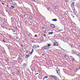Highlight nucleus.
Instances as JSON below:
<instances>
[{"mask_svg": "<svg viewBox=\"0 0 80 80\" xmlns=\"http://www.w3.org/2000/svg\"><path fill=\"white\" fill-rule=\"evenodd\" d=\"M65 14L66 15H67V14H68V11H66V12H65Z\"/></svg>", "mask_w": 80, "mask_h": 80, "instance_id": "nucleus-12", "label": "nucleus"}, {"mask_svg": "<svg viewBox=\"0 0 80 80\" xmlns=\"http://www.w3.org/2000/svg\"><path fill=\"white\" fill-rule=\"evenodd\" d=\"M33 48H37V46L35 45H34L33 46Z\"/></svg>", "mask_w": 80, "mask_h": 80, "instance_id": "nucleus-7", "label": "nucleus"}, {"mask_svg": "<svg viewBox=\"0 0 80 80\" xmlns=\"http://www.w3.org/2000/svg\"><path fill=\"white\" fill-rule=\"evenodd\" d=\"M72 5H75V2H72Z\"/></svg>", "mask_w": 80, "mask_h": 80, "instance_id": "nucleus-17", "label": "nucleus"}, {"mask_svg": "<svg viewBox=\"0 0 80 80\" xmlns=\"http://www.w3.org/2000/svg\"><path fill=\"white\" fill-rule=\"evenodd\" d=\"M74 1H75L76 0H73Z\"/></svg>", "mask_w": 80, "mask_h": 80, "instance_id": "nucleus-50", "label": "nucleus"}, {"mask_svg": "<svg viewBox=\"0 0 80 80\" xmlns=\"http://www.w3.org/2000/svg\"><path fill=\"white\" fill-rule=\"evenodd\" d=\"M23 67H27V64L24 63L23 64Z\"/></svg>", "mask_w": 80, "mask_h": 80, "instance_id": "nucleus-5", "label": "nucleus"}, {"mask_svg": "<svg viewBox=\"0 0 80 80\" xmlns=\"http://www.w3.org/2000/svg\"><path fill=\"white\" fill-rule=\"evenodd\" d=\"M17 73H18V74H19V73H20V72H19V71H17Z\"/></svg>", "mask_w": 80, "mask_h": 80, "instance_id": "nucleus-19", "label": "nucleus"}, {"mask_svg": "<svg viewBox=\"0 0 80 80\" xmlns=\"http://www.w3.org/2000/svg\"><path fill=\"white\" fill-rule=\"evenodd\" d=\"M55 7L56 8H57V6H55Z\"/></svg>", "mask_w": 80, "mask_h": 80, "instance_id": "nucleus-43", "label": "nucleus"}, {"mask_svg": "<svg viewBox=\"0 0 80 80\" xmlns=\"http://www.w3.org/2000/svg\"><path fill=\"white\" fill-rule=\"evenodd\" d=\"M76 70H78V68H77L76 69Z\"/></svg>", "mask_w": 80, "mask_h": 80, "instance_id": "nucleus-39", "label": "nucleus"}, {"mask_svg": "<svg viewBox=\"0 0 80 80\" xmlns=\"http://www.w3.org/2000/svg\"><path fill=\"white\" fill-rule=\"evenodd\" d=\"M32 71H33V70H34V69L33 68H32Z\"/></svg>", "mask_w": 80, "mask_h": 80, "instance_id": "nucleus-26", "label": "nucleus"}, {"mask_svg": "<svg viewBox=\"0 0 80 80\" xmlns=\"http://www.w3.org/2000/svg\"><path fill=\"white\" fill-rule=\"evenodd\" d=\"M10 67L8 68V69H10Z\"/></svg>", "mask_w": 80, "mask_h": 80, "instance_id": "nucleus-46", "label": "nucleus"}, {"mask_svg": "<svg viewBox=\"0 0 80 80\" xmlns=\"http://www.w3.org/2000/svg\"><path fill=\"white\" fill-rule=\"evenodd\" d=\"M10 8L11 9H13V8H15V7L13 6H11Z\"/></svg>", "mask_w": 80, "mask_h": 80, "instance_id": "nucleus-3", "label": "nucleus"}, {"mask_svg": "<svg viewBox=\"0 0 80 80\" xmlns=\"http://www.w3.org/2000/svg\"><path fill=\"white\" fill-rule=\"evenodd\" d=\"M59 32H61V31H62V30H59Z\"/></svg>", "mask_w": 80, "mask_h": 80, "instance_id": "nucleus-37", "label": "nucleus"}, {"mask_svg": "<svg viewBox=\"0 0 80 80\" xmlns=\"http://www.w3.org/2000/svg\"><path fill=\"white\" fill-rule=\"evenodd\" d=\"M52 21H54V22H56V21H57V19H52Z\"/></svg>", "mask_w": 80, "mask_h": 80, "instance_id": "nucleus-11", "label": "nucleus"}, {"mask_svg": "<svg viewBox=\"0 0 80 80\" xmlns=\"http://www.w3.org/2000/svg\"><path fill=\"white\" fill-rule=\"evenodd\" d=\"M38 74V73H36L35 74V75H37Z\"/></svg>", "mask_w": 80, "mask_h": 80, "instance_id": "nucleus-31", "label": "nucleus"}, {"mask_svg": "<svg viewBox=\"0 0 80 80\" xmlns=\"http://www.w3.org/2000/svg\"><path fill=\"white\" fill-rule=\"evenodd\" d=\"M53 78L55 80H57V77L55 76H53Z\"/></svg>", "mask_w": 80, "mask_h": 80, "instance_id": "nucleus-4", "label": "nucleus"}, {"mask_svg": "<svg viewBox=\"0 0 80 80\" xmlns=\"http://www.w3.org/2000/svg\"><path fill=\"white\" fill-rule=\"evenodd\" d=\"M28 36H30V34H28Z\"/></svg>", "mask_w": 80, "mask_h": 80, "instance_id": "nucleus-41", "label": "nucleus"}, {"mask_svg": "<svg viewBox=\"0 0 80 80\" xmlns=\"http://www.w3.org/2000/svg\"><path fill=\"white\" fill-rule=\"evenodd\" d=\"M3 42H5V40H3Z\"/></svg>", "mask_w": 80, "mask_h": 80, "instance_id": "nucleus-44", "label": "nucleus"}, {"mask_svg": "<svg viewBox=\"0 0 80 80\" xmlns=\"http://www.w3.org/2000/svg\"><path fill=\"white\" fill-rule=\"evenodd\" d=\"M42 49H48V47L47 46H45L42 48Z\"/></svg>", "mask_w": 80, "mask_h": 80, "instance_id": "nucleus-1", "label": "nucleus"}, {"mask_svg": "<svg viewBox=\"0 0 80 80\" xmlns=\"http://www.w3.org/2000/svg\"><path fill=\"white\" fill-rule=\"evenodd\" d=\"M12 74L13 75H15V73L14 72H12Z\"/></svg>", "mask_w": 80, "mask_h": 80, "instance_id": "nucleus-23", "label": "nucleus"}, {"mask_svg": "<svg viewBox=\"0 0 80 80\" xmlns=\"http://www.w3.org/2000/svg\"><path fill=\"white\" fill-rule=\"evenodd\" d=\"M64 57H67V56H66V55H64Z\"/></svg>", "mask_w": 80, "mask_h": 80, "instance_id": "nucleus-35", "label": "nucleus"}, {"mask_svg": "<svg viewBox=\"0 0 80 80\" xmlns=\"http://www.w3.org/2000/svg\"><path fill=\"white\" fill-rule=\"evenodd\" d=\"M79 69H80V68H79Z\"/></svg>", "mask_w": 80, "mask_h": 80, "instance_id": "nucleus-54", "label": "nucleus"}, {"mask_svg": "<svg viewBox=\"0 0 80 80\" xmlns=\"http://www.w3.org/2000/svg\"><path fill=\"white\" fill-rule=\"evenodd\" d=\"M51 27H52V28H55V26H54V25H53V24L51 25Z\"/></svg>", "mask_w": 80, "mask_h": 80, "instance_id": "nucleus-6", "label": "nucleus"}, {"mask_svg": "<svg viewBox=\"0 0 80 80\" xmlns=\"http://www.w3.org/2000/svg\"><path fill=\"white\" fill-rule=\"evenodd\" d=\"M12 31H13V32H15V30H14V29H13V30H12Z\"/></svg>", "mask_w": 80, "mask_h": 80, "instance_id": "nucleus-36", "label": "nucleus"}, {"mask_svg": "<svg viewBox=\"0 0 80 80\" xmlns=\"http://www.w3.org/2000/svg\"><path fill=\"white\" fill-rule=\"evenodd\" d=\"M26 16V14H24V17H25Z\"/></svg>", "mask_w": 80, "mask_h": 80, "instance_id": "nucleus-38", "label": "nucleus"}, {"mask_svg": "<svg viewBox=\"0 0 80 80\" xmlns=\"http://www.w3.org/2000/svg\"><path fill=\"white\" fill-rule=\"evenodd\" d=\"M75 51H73L72 52V54H75Z\"/></svg>", "mask_w": 80, "mask_h": 80, "instance_id": "nucleus-21", "label": "nucleus"}, {"mask_svg": "<svg viewBox=\"0 0 80 80\" xmlns=\"http://www.w3.org/2000/svg\"><path fill=\"white\" fill-rule=\"evenodd\" d=\"M9 2H12V0H10Z\"/></svg>", "mask_w": 80, "mask_h": 80, "instance_id": "nucleus-30", "label": "nucleus"}, {"mask_svg": "<svg viewBox=\"0 0 80 80\" xmlns=\"http://www.w3.org/2000/svg\"><path fill=\"white\" fill-rule=\"evenodd\" d=\"M29 18L30 19H32V16H30Z\"/></svg>", "mask_w": 80, "mask_h": 80, "instance_id": "nucleus-20", "label": "nucleus"}, {"mask_svg": "<svg viewBox=\"0 0 80 80\" xmlns=\"http://www.w3.org/2000/svg\"><path fill=\"white\" fill-rule=\"evenodd\" d=\"M42 55H43V56L45 55V54H42Z\"/></svg>", "mask_w": 80, "mask_h": 80, "instance_id": "nucleus-48", "label": "nucleus"}, {"mask_svg": "<svg viewBox=\"0 0 80 80\" xmlns=\"http://www.w3.org/2000/svg\"><path fill=\"white\" fill-rule=\"evenodd\" d=\"M25 23H26V24H27V23H28V22H27V21H26V22H25Z\"/></svg>", "mask_w": 80, "mask_h": 80, "instance_id": "nucleus-24", "label": "nucleus"}, {"mask_svg": "<svg viewBox=\"0 0 80 80\" xmlns=\"http://www.w3.org/2000/svg\"><path fill=\"white\" fill-rule=\"evenodd\" d=\"M38 48H39V46H37Z\"/></svg>", "mask_w": 80, "mask_h": 80, "instance_id": "nucleus-45", "label": "nucleus"}, {"mask_svg": "<svg viewBox=\"0 0 80 80\" xmlns=\"http://www.w3.org/2000/svg\"><path fill=\"white\" fill-rule=\"evenodd\" d=\"M19 58H20L21 57V56L20 55H19Z\"/></svg>", "mask_w": 80, "mask_h": 80, "instance_id": "nucleus-42", "label": "nucleus"}, {"mask_svg": "<svg viewBox=\"0 0 80 80\" xmlns=\"http://www.w3.org/2000/svg\"><path fill=\"white\" fill-rule=\"evenodd\" d=\"M47 47H50V44H48V46Z\"/></svg>", "mask_w": 80, "mask_h": 80, "instance_id": "nucleus-22", "label": "nucleus"}, {"mask_svg": "<svg viewBox=\"0 0 80 80\" xmlns=\"http://www.w3.org/2000/svg\"><path fill=\"white\" fill-rule=\"evenodd\" d=\"M33 49H32V51L30 53L31 54H32V53H33Z\"/></svg>", "mask_w": 80, "mask_h": 80, "instance_id": "nucleus-14", "label": "nucleus"}, {"mask_svg": "<svg viewBox=\"0 0 80 80\" xmlns=\"http://www.w3.org/2000/svg\"><path fill=\"white\" fill-rule=\"evenodd\" d=\"M48 34H49V35H52V34H53V32H49Z\"/></svg>", "mask_w": 80, "mask_h": 80, "instance_id": "nucleus-10", "label": "nucleus"}, {"mask_svg": "<svg viewBox=\"0 0 80 80\" xmlns=\"http://www.w3.org/2000/svg\"><path fill=\"white\" fill-rule=\"evenodd\" d=\"M26 41V40H24L23 41V42H25Z\"/></svg>", "mask_w": 80, "mask_h": 80, "instance_id": "nucleus-28", "label": "nucleus"}, {"mask_svg": "<svg viewBox=\"0 0 80 80\" xmlns=\"http://www.w3.org/2000/svg\"><path fill=\"white\" fill-rule=\"evenodd\" d=\"M57 73H58V71H57Z\"/></svg>", "mask_w": 80, "mask_h": 80, "instance_id": "nucleus-47", "label": "nucleus"}, {"mask_svg": "<svg viewBox=\"0 0 80 80\" xmlns=\"http://www.w3.org/2000/svg\"><path fill=\"white\" fill-rule=\"evenodd\" d=\"M27 53H30V52H29V51H27V52H26V53H25V54H27Z\"/></svg>", "mask_w": 80, "mask_h": 80, "instance_id": "nucleus-16", "label": "nucleus"}, {"mask_svg": "<svg viewBox=\"0 0 80 80\" xmlns=\"http://www.w3.org/2000/svg\"><path fill=\"white\" fill-rule=\"evenodd\" d=\"M13 5H14V6H16L17 5V3H14L13 4Z\"/></svg>", "mask_w": 80, "mask_h": 80, "instance_id": "nucleus-15", "label": "nucleus"}, {"mask_svg": "<svg viewBox=\"0 0 80 80\" xmlns=\"http://www.w3.org/2000/svg\"><path fill=\"white\" fill-rule=\"evenodd\" d=\"M19 58H18V60H19Z\"/></svg>", "mask_w": 80, "mask_h": 80, "instance_id": "nucleus-49", "label": "nucleus"}, {"mask_svg": "<svg viewBox=\"0 0 80 80\" xmlns=\"http://www.w3.org/2000/svg\"><path fill=\"white\" fill-rule=\"evenodd\" d=\"M35 37H37V35H35Z\"/></svg>", "mask_w": 80, "mask_h": 80, "instance_id": "nucleus-40", "label": "nucleus"}, {"mask_svg": "<svg viewBox=\"0 0 80 80\" xmlns=\"http://www.w3.org/2000/svg\"><path fill=\"white\" fill-rule=\"evenodd\" d=\"M49 77L50 78H53V76L51 75H50L49 76Z\"/></svg>", "mask_w": 80, "mask_h": 80, "instance_id": "nucleus-9", "label": "nucleus"}, {"mask_svg": "<svg viewBox=\"0 0 80 80\" xmlns=\"http://www.w3.org/2000/svg\"><path fill=\"white\" fill-rule=\"evenodd\" d=\"M48 10H50V8H48Z\"/></svg>", "mask_w": 80, "mask_h": 80, "instance_id": "nucleus-32", "label": "nucleus"}, {"mask_svg": "<svg viewBox=\"0 0 80 80\" xmlns=\"http://www.w3.org/2000/svg\"><path fill=\"white\" fill-rule=\"evenodd\" d=\"M48 78V77L45 76L43 78V79H45V78Z\"/></svg>", "mask_w": 80, "mask_h": 80, "instance_id": "nucleus-13", "label": "nucleus"}, {"mask_svg": "<svg viewBox=\"0 0 80 80\" xmlns=\"http://www.w3.org/2000/svg\"><path fill=\"white\" fill-rule=\"evenodd\" d=\"M6 61H8V60H9V59H6Z\"/></svg>", "mask_w": 80, "mask_h": 80, "instance_id": "nucleus-29", "label": "nucleus"}, {"mask_svg": "<svg viewBox=\"0 0 80 80\" xmlns=\"http://www.w3.org/2000/svg\"><path fill=\"white\" fill-rule=\"evenodd\" d=\"M32 42H33V41H32Z\"/></svg>", "mask_w": 80, "mask_h": 80, "instance_id": "nucleus-53", "label": "nucleus"}, {"mask_svg": "<svg viewBox=\"0 0 80 80\" xmlns=\"http://www.w3.org/2000/svg\"><path fill=\"white\" fill-rule=\"evenodd\" d=\"M72 60L73 61H74V60H75V59H74V58H72Z\"/></svg>", "mask_w": 80, "mask_h": 80, "instance_id": "nucleus-25", "label": "nucleus"}, {"mask_svg": "<svg viewBox=\"0 0 80 80\" xmlns=\"http://www.w3.org/2000/svg\"><path fill=\"white\" fill-rule=\"evenodd\" d=\"M74 6V5H73V4H72L71 5V6L72 7V8H73V7Z\"/></svg>", "mask_w": 80, "mask_h": 80, "instance_id": "nucleus-18", "label": "nucleus"}, {"mask_svg": "<svg viewBox=\"0 0 80 80\" xmlns=\"http://www.w3.org/2000/svg\"><path fill=\"white\" fill-rule=\"evenodd\" d=\"M2 53H5V51H2Z\"/></svg>", "mask_w": 80, "mask_h": 80, "instance_id": "nucleus-34", "label": "nucleus"}, {"mask_svg": "<svg viewBox=\"0 0 80 80\" xmlns=\"http://www.w3.org/2000/svg\"><path fill=\"white\" fill-rule=\"evenodd\" d=\"M43 27H42V29H43Z\"/></svg>", "mask_w": 80, "mask_h": 80, "instance_id": "nucleus-51", "label": "nucleus"}, {"mask_svg": "<svg viewBox=\"0 0 80 80\" xmlns=\"http://www.w3.org/2000/svg\"><path fill=\"white\" fill-rule=\"evenodd\" d=\"M29 57V55H26V56H25V58H28Z\"/></svg>", "mask_w": 80, "mask_h": 80, "instance_id": "nucleus-8", "label": "nucleus"}, {"mask_svg": "<svg viewBox=\"0 0 80 80\" xmlns=\"http://www.w3.org/2000/svg\"><path fill=\"white\" fill-rule=\"evenodd\" d=\"M57 68H58V67H57Z\"/></svg>", "mask_w": 80, "mask_h": 80, "instance_id": "nucleus-52", "label": "nucleus"}, {"mask_svg": "<svg viewBox=\"0 0 80 80\" xmlns=\"http://www.w3.org/2000/svg\"><path fill=\"white\" fill-rule=\"evenodd\" d=\"M43 35L44 37H46V35H45V34H44Z\"/></svg>", "mask_w": 80, "mask_h": 80, "instance_id": "nucleus-33", "label": "nucleus"}, {"mask_svg": "<svg viewBox=\"0 0 80 80\" xmlns=\"http://www.w3.org/2000/svg\"><path fill=\"white\" fill-rule=\"evenodd\" d=\"M78 56H80V53H78Z\"/></svg>", "mask_w": 80, "mask_h": 80, "instance_id": "nucleus-27", "label": "nucleus"}, {"mask_svg": "<svg viewBox=\"0 0 80 80\" xmlns=\"http://www.w3.org/2000/svg\"><path fill=\"white\" fill-rule=\"evenodd\" d=\"M53 46H58V43L56 42H54L53 43Z\"/></svg>", "mask_w": 80, "mask_h": 80, "instance_id": "nucleus-2", "label": "nucleus"}]
</instances>
